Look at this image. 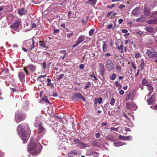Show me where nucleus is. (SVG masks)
<instances>
[{
  "label": "nucleus",
  "mask_w": 157,
  "mask_h": 157,
  "mask_svg": "<svg viewBox=\"0 0 157 157\" xmlns=\"http://www.w3.org/2000/svg\"><path fill=\"white\" fill-rule=\"evenodd\" d=\"M17 129V132L21 139L25 143L27 142L31 134V129L28 124H20Z\"/></svg>",
  "instance_id": "f257e3e1"
},
{
  "label": "nucleus",
  "mask_w": 157,
  "mask_h": 157,
  "mask_svg": "<svg viewBox=\"0 0 157 157\" xmlns=\"http://www.w3.org/2000/svg\"><path fill=\"white\" fill-rule=\"evenodd\" d=\"M34 139L33 137L31 138L30 144L28 147V151L31 152L34 150H35L36 149H37L36 150L32 152V154L33 155H36L40 152L41 150L40 147H38L37 144L34 142Z\"/></svg>",
  "instance_id": "f03ea898"
},
{
  "label": "nucleus",
  "mask_w": 157,
  "mask_h": 157,
  "mask_svg": "<svg viewBox=\"0 0 157 157\" xmlns=\"http://www.w3.org/2000/svg\"><path fill=\"white\" fill-rule=\"evenodd\" d=\"M16 121L17 123L22 121L26 118V117L21 111H17L15 113Z\"/></svg>",
  "instance_id": "7ed1b4c3"
},
{
  "label": "nucleus",
  "mask_w": 157,
  "mask_h": 157,
  "mask_svg": "<svg viewBox=\"0 0 157 157\" xmlns=\"http://www.w3.org/2000/svg\"><path fill=\"white\" fill-rule=\"evenodd\" d=\"M21 24V20L17 19L10 26V28L13 29L14 30L17 31L18 30L19 26Z\"/></svg>",
  "instance_id": "20e7f679"
},
{
  "label": "nucleus",
  "mask_w": 157,
  "mask_h": 157,
  "mask_svg": "<svg viewBox=\"0 0 157 157\" xmlns=\"http://www.w3.org/2000/svg\"><path fill=\"white\" fill-rule=\"evenodd\" d=\"M28 69L30 70L31 71H34L36 69V66L35 65L32 64H29L26 66L23 69V71L29 75V72L28 71Z\"/></svg>",
  "instance_id": "39448f33"
},
{
  "label": "nucleus",
  "mask_w": 157,
  "mask_h": 157,
  "mask_svg": "<svg viewBox=\"0 0 157 157\" xmlns=\"http://www.w3.org/2000/svg\"><path fill=\"white\" fill-rule=\"evenodd\" d=\"M146 55L149 58H157V53L153 49H147L146 53Z\"/></svg>",
  "instance_id": "423d86ee"
},
{
  "label": "nucleus",
  "mask_w": 157,
  "mask_h": 157,
  "mask_svg": "<svg viewBox=\"0 0 157 157\" xmlns=\"http://www.w3.org/2000/svg\"><path fill=\"white\" fill-rule=\"evenodd\" d=\"M73 142L75 144L77 145V147L81 148H85L87 147V145L86 144L81 141L78 139H75L73 140Z\"/></svg>",
  "instance_id": "0eeeda50"
},
{
  "label": "nucleus",
  "mask_w": 157,
  "mask_h": 157,
  "mask_svg": "<svg viewBox=\"0 0 157 157\" xmlns=\"http://www.w3.org/2000/svg\"><path fill=\"white\" fill-rule=\"evenodd\" d=\"M25 44H26V46L28 47V48L30 51V52H31V50L35 47L34 45L35 42L33 39L30 40L26 41Z\"/></svg>",
  "instance_id": "6e6552de"
},
{
  "label": "nucleus",
  "mask_w": 157,
  "mask_h": 157,
  "mask_svg": "<svg viewBox=\"0 0 157 157\" xmlns=\"http://www.w3.org/2000/svg\"><path fill=\"white\" fill-rule=\"evenodd\" d=\"M127 107L128 109L131 110H135L137 108L136 105L133 102H128L126 103Z\"/></svg>",
  "instance_id": "1a4fd4ad"
},
{
  "label": "nucleus",
  "mask_w": 157,
  "mask_h": 157,
  "mask_svg": "<svg viewBox=\"0 0 157 157\" xmlns=\"http://www.w3.org/2000/svg\"><path fill=\"white\" fill-rule=\"evenodd\" d=\"M106 66L109 70H113L114 68L113 63L109 59L107 60L106 62Z\"/></svg>",
  "instance_id": "9d476101"
},
{
  "label": "nucleus",
  "mask_w": 157,
  "mask_h": 157,
  "mask_svg": "<svg viewBox=\"0 0 157 157\" xmlns=\"http://www.w3.org/2000/svg\"><path fill=\"white\" fill-rule=\"evenodd\" d=\"M72 98L73 99L75 100L77 99H81L83 101H86V99L80 93H78L75 94L74 95V96L72 97Z\"/></svg>",
  "instance_id": "9b49d317"
},
{
  "label": "nucleus",
  "mask_w": 157,
  "mask_h": 157,
  "mask_svg": "<svg viewBox=\"0 0 157 157\" xmlns=\"http://www.w3.org/2000/svg\"><path fill=\"white\" fill-rule=\"evenodd\" d=\"M100 67L99 72L100 74L102 76H103L105 73V69L103 63H100L98 64Z\"/></svg>",
  "instance_id": "f8f14e48"
},
{
  "label": "nucleus",
  "mask_w": 157,
  "mask_h": 157,
  "mask_svg": "<svg viewBox=\"0 0 157 157\" xmlns=\"http://www.w3.org/2000/svg\"><path fill=\"white\" fill-rule=\"evenodd\" d=\"M155 94H153L150 98L147 101V103L149 105H151V104L154 103L155 100Z\"/></svg>",
  "instance_id": "ddd939ff"
},
{
  "label": "nucleus",
  "mask_w": 157,
  "mask_h": 157,
  "mask_svg": "<svg viewBox=\"0 0 157 157\" xmlns=\"http://www.w3.org/2000/svg\"><path fill=\"white\" fill-rule=\"evenodd\" d=\"M85 39V37L84 35H82L80 36L75 41V43H77L79 44L83 42Z\"/></svg>",
  "instance_id": "4468645a"
},
{
  "label": "nucleus",
  "mask_w": 157,
  "mask_h": 157,
  "mask_svg": "<svg viewBox=\"0 0 157 157\" xmlns=\"http://www.w3.org/2000/svg\"><path fill=\"white\" fill-rule=\"evenodd\" d=\"M27 12V10H26L23 8L18 9L17 11L18 14L20 16H22L25 14Z\"/></svg>",
  "instance_id": "2eb2a0df"
},
{
  "label": "nucleus",
  "mask_w": 157,
  "mask_h": 157,
  "mask_svg": "<svg viewBox=\"0 0 157 157\" xmlns=\"http://www.w3.org/2000/svg\"><path fill=\"white\" fill-rule=\"evenodd\" d=\"M105 139L107 140L114 141L115 140V137L113 135H110L107 136L105 137Z\"/></svg>",
  "instance_id": "dca6fc26"
},
{
  "label": "nucleus",
  "mask_w": 157,
  "mask_h": 157,
  "mask_svg": "<svg viewBox=\"0 0 157 157\" xmlns=\"http://www.w3.org/2000/svg\"><path fill=\"white\" fill-rule=\"evenodd\" d=\"M147 23L149 24H157V20L156 19L154 18L152 19H150L147 20Z\"/></svg>",
  "instance_id": "f3484780"
},
{
  "label": "nucleus",
  "mask_w": 157,
  "mask_h": 157,
  "mask_svg": "<svg viewBox=\"0 0 157 157\" xmlns=\"http://www.w3.org/2000/svg\"><path fill=\"white\" fill-rule=\"evenodd\" d=\"M38 133L42 132L44 130V128L42 126L41 123H40L38 126Z\"/></svg>",
  "instance_id": "a211bd4d"
},
{
  "label": "nucleus",
  "mask_w": 157,
  "mask_h": 157,
  "mask_svg": "<svg viewBox=\"0 0 157 157\" xmlns=\"http://www.w3.org/2000/svg\"><path fill=\"white\" fill-rule=\"evenodd\" d=\"M102 98H95L94 99V105H96L97 103L99 104H100L102 103Z\"/></svg>",
  "instance_id": "6ab92c4d"
},
{
  "label": "nucleus",
  "mask_w": 157,
  "mask_h": 157,
  "mask_svg": "<svg viewBox=\"0 0 157 157\" xmlns=\"http://www.w3.org/2000/svg\"><path fill=\"white\" fill-rule=\"evenodd\" d=\"M18 76L20 81H21L25 77V75L22 72H19Z\"/></svg>",
  "instance_id": "aec40b11"
},
{
  "label": "nucleus",
  "mask_w": 157,
  "mask_h": 157,
  "mask_svg": "<svg viewBox=\"0 0 157 157\" xmlns=\"http://www.w3.org/2000/svg\"><path fill=\"white\" fill-rule=\"evenodd\" d=\"M139 9L138 7H136L132 11V15H136L138 13Z\"/></svg>",
  "instance_id": "412c9836"
},
{
  "label": "nucleus",
  "mask_w": 157,
  "mask_h": 157,
  "mask_svg": "<svg viewBox=\"0 0 157 157\" xmlns=\"http://www.w3.org/2000/svg\"><path fill=\"white\" fill-rule=\"evenodd\" d=\"M90 154L91 155H93L94 157H98L99 155V153L98 152L95 151H91L90 153Z\"/></svg>",
  "instance_id": "4be33fe9"
},
{
  "label": "nucleus",
  "mask_w": 157,
  "mask_h": 157,
  "mask_svg": "<svg viewBox=\"0 0 157 157\" xmlns=\"http://www.w3.org/2000/svg\"><path fill=\"white\" fill-rule=\"evenodd\" d=\"M144 29L149 33H152L153 31V28L151 27H146L144 28Z\"/></svg>",
  "instance_id": "5701e85b"
},
{
  "label": "nucleus",
  "mask_w": 157,
  "mask_h": 157,
  "mask_svg": "<svg viewBox=\"0 0 157 157\" xmlns=\"http://www.w3.org/2000/svg\"><path fill=\"white\" fill-rule=\"evenodd\" d=\"M117 48L120 51V52L123 53L124 51V46L123 44H121L120 46H117Z\"/></svg>",
  "instance_id": "b1692460"
},
{
  "label": "nucleus",
  "mask_w": 157,
  "mask_h": 157,
  "mask_svg": "<svg viewBox=\"0 0 157 157\" xmlns=\"http://www.w3.org/2000/svg\"><path fill=\"white\" fill-rule=\"evenodd\" d=\"M96 1L95 0H89L86 3H89L92 5H95Z\"/></svg>",
  "instance_id": "393cba45"
},
{
  "label": "nucleus",
  "mask_w": 157,
  "mask_h": 157,
  "mask_svg": "<svg viewBox=\"0 0 157 157\" xmlns=\"http://www.w3.org/2000/svg\"><path fill=\"white\" fill-rule=\"evenodd\" d=\"M73 154L74 155H76L78 154L77 151H72L68 153V155L69 157H72L73 156L71 155Z\"/></svg>",
  "instance_id": "a878e982"
},
{
  "label": "nucleus",
  "mask_w": 157,
  "mask_h": 157,
  "mask_svg": "<svg viewBox=\"0 0 157 157\" xmlns=\"http://www.w3.org/2000/svg\"><path fill=\"white\" fill-rule=\"evenodd\" d=\"M40 46H41L42 47L45 48L46 47V44L45 42L43 41H40L39 42Z\"/></svg>",
  "instance_id": "bb28decb"
},
{
  "label": "nucleus",
  "mask_w": 157,
  "mask_h": 157,
  "mask_svg": "<svg viewBox=\"0 0 157 157\" xmlns=\"http://www.w3.org/2000/svg\"><path fill=\"white\" fill-rule=\"evenodd\" d=\"M107 47L106 44L104 42L103 46L102 47V49L104 52H107Z\"/></svg>",
  "instance_id": "cd10ccee"
},
{
  "label": "nucleus",
  "mask_w": 157,
  "mask_h": 157,
  "mask_svg": "<svg viewBox=\"0 0 157 157\" xmlns=\"http://www.w3.org/2000/svg\"><path fill=\"white\" fill-rule=\"evenodd\" d=\"M42 100L44 101L47 104L50 103V101L47 99V96H44L42 98Z\"/></svg>",
  "instance_id": "c85d7f7f"
},
{
  "label": "nucleus",
  "mask_w": 157,
  "mask_h": 157,
  "mask_svg": "<svg viewBox=\"0 0 157 157\" xmlns=\"http://www.w3.org/2000/svg\"><path fill=\"white\" fill-rule=\"evenodd\" d=\"M144 13L145 15L147 16H149L150 15V11L149 10H144Z\"/></svg>",
  "instance_id": "c756f323"
},
{
  "label": "nucleus",
  "mask_w": 157,
  "mask_h": 157,
  "mask_svg": "<svg viewBox=\"0 0 157 157\" xmlns=\"http://www.w3.org/2000/svg\"><path fill=\"white\" fill-rule=\"evenodd\" d=\"M116 100L113 98H112L110 100V104L112 105H113L115 103Z\"/></svg>",
  "instance_id": "7c9ffc66"
},
{
  "label": "nucleus",
  "mask_w": 157,
  "mask_h": 157,
  "mask_svg": "<svg viewBox=\"0 0 157 157\" xmlns=\"http://www.w3.org/2000/svg\"><path fill=\"white\" fill-rule=\"evenodd\" d=\"M116 75L115 73H113L110 76V79L112 80H114L116 78Z\"/></svg>",
  "instance_id": "2f4dec72"
},
{
  "label": "nucleus",
  "mask_w": 157,
  "mask_h": 157,
  "mask_svg": "<svg viewBox=\"0 0 157 157\" xmlns=\"http://www.w3.org/2000/svg\"><path fill=\"white\" fill-rule=\"evenodd\" d=\"M147 86L150 91H153V87L150 84H148L147 85Z\"/></svg>",
  "instance_id": "473e14b6"
},
{
  "label": "nucleus",
  "mask_w": 157,
  "mask_h": 157,
  "mask_svg": "<svg viewBox=\"0 0 157 157\" xmlns=\"http://www.w3.org/2000/svg\"><path fill=\"white\" fill-rule=\"evenodd\" d=\"M131 93L130 92L127 95L126 98H125V101H127L129 100L130 98Z\"/></svg>",
  "instance_id": "72a5a7b5"
},
{
  "label": "nucleus",
  "mask_w": 157,
  "mask_h": 157,
  "mask_svg": "<svg viewBox=\"0 0 157 157\" xmlns=\"http://www.w3.org/2000/svg\"><path fill=\"white\" fill-rule=\"evenodd\" d=\"M94 30L93 29H91L89 31V35L90 36H92L94 34Z\"/></svg>",
  "instance_id": "f704fd0d"
},
{
  "label": "nucleus",
  "mask_w": 157,
  "mask_h": 157,
  "mask_svg": "<svg viewBox=\"0 0 157 157\" xmlns=\"http://www.w3.org/2000/svg\"><path fill=\"white\" fill-rule=\"evenodd\" d=\"M91 85V83L89 82H88L87 84L85 86L84 89H86L89 88Z\"/></svg>",
  "instance_id": "c9c22d12"
},
{
  "label": "nucleus",
  "mask_w": 157,
  "mask_h": 157,
  "mask_svg": "<svg viewBox=\"0 0 157 157\" xmlns=\"http://www.w3.org/2000/svg\"><path fill=\"white\" fill-rule=\"evenodd\" d=\"M73 34L74 33L73 32H71L70 33H68L67 34V38L69 39Z\"/></svg>",
  "instance_id": "e433bc0d"
},
{
  "label": "nucleus",
  "mask_w": 157,
  "mask_h": 157,
  "mask_svg": "<svg viewBox=\"0 0 157 157\" xmlns=\"http://www.w3.org/2000/svg\"><path fill=\"white\" fill-rule=\"evenodd\" d=\"M115 84L116 86L120 87V89L121 87V85L119 84V83L117 81H116L115 82Z\"/></svg>",
  "instance_id": "4c0bfd02"
},
{
  "label": "nucleus",
  "mask_w": 157,
  "mask_h": 157,
  "mask_svg": "<svg viewBox=\"0 0 157 157\" xmlns=\"http://www.w3.org/2000/svg\"><path fill=\"white\" fill-rule=\"evenodd\" d=\"M131 66L134 69L136 70V66H135V64H134V63L133 62H132L131 63Z\"/></svg>",
  "instance_id": "58836bf2"
},
{
  "label": "nucleus",
  "mask_w": 157,
  "mask_h": 157,
  "mask_svg": "<svg viewBox=\"0 0 157 157\" xmlns=\"http://www.w3.org/2000/svg\"><path fill=\"white\" fill-rule=\"evenodd\" d=\"M118 138L121 140H124L125 139V136H122L121 135H119L118 136Z\"/></svg>",
  "instance_id": "ea45409f"
},
{
  "label": "nucleus",
  "mask_w": 157,
  "mask_h": 157,
  "mask_svg": "<svg viewBox=\"0 0 157 157\" xmlns=\"http://www.w3.org/2000/svg\"><path fill=\"white\" fill-rule=\"evenodd\" d=\"M85 67V66L83 64H81L79 66V68L81 69L82 70Z\"/></svg>",
  "instance_id": "a19ab883"
},
{
  "label": "nucleus",
  "mask_w": 157,
  "mask_h": 157,
  "mask_svg": "<svg viewBox=\"0 0 157 157\" xmlns=\"http://www.w3.org/2000/svg\"><path fill=\"white\" fill-rule=\"evenodd\" d=\"M115 6L114 4L108 6H107V8L108 9H112L113 7Z\"/></svg>",
  "instance_id": "79ce46f5"
},
{
  "label": "nucleus",
  "mask_w": 157,
  "mask_h": 157,
  "mask_svg": "<svg viewBox=\"0 0 157 157\" xmlns=\"http://www.w3.org/2000/svg\"><path fill=\"white\" fill-rule=\"evenodd\" d=\"M113 27V25L112 24H110L108 25L107 26V28L109 29H110L112 28Z\"/></svg>",
  "instance_id": "37998d69"
},
{
  "label": "nucleus",
  "mask_w": 157,
  "mask_h": 157,
  "mask_svg": "<svg viewBox=\"0 0 157 157\" xmlns=\"http://www.w3.org/2000/svg\"><path fill=\"white\" fill-rule=\"evenodd\" d=\"M124 91L122 90H120L119 92V93L121 95H123L124 94Z\"/></svg>",
  "instance_id": "c03bdc74"
},
{
  "label": "nucleus",
  "mask_w": 157,
  "mask_h": 157,
  "mask_svg": "<svg viewBox=\"0 0 157 157\" xmlns=\"http://www.w3.org/2000/svg\"><path fill=\"white\" fill-rule=\"evenodd\" d=\"M100 134L99 132H97L95 134V136L97 138H99L100 136Z\"/></svg>",
  "instance_id": "a18cd8bd"
},
{
  "label": "nucleus",
  "mask_w": 157,
  "mask_h": 157,
  "mask_svg": "<svg viewBox=\"0 0 157 157\" xmlns=\"http://www.w3.org/2000/svg\"><path fill=\"white\" fill-rule=\"evenodd\" d=\"M59 53H61L63 55H66L67 54V53H66V51L64 50L60 51L59 52Z\"/></svg>",
  "instance_id": "49530a36"
},
{
  "label": "nucleus",
  "mask_w": 157,
  "mask_h": 157,
  "mask_svg": "<svg viewBox=\"0 0 157 157\" xmlns=\"http://www.w3.org/2000/svg\"><path fill=\"white\" fill-rule=\"evenodd\" d=\"M64 74H60L59 75L58 78H59L60 80L62 79L64 77Z\"/></svg>",
  "instance_id": "de8ad7c7"
},
{
  "label": "nucleus",
  "mask_w": 157,
  "mask_h": 157,
  "mask_svg": "<svg viewBox=\"0 0 157 157\" xmlns=\"http://www.w3.org/2000/svg\"><path fill=\"white\" fill-rule=\"evenodd\" d=\"M147 83V81L144 78L142 81V83L143 84H145Z\"/></svg>",
  "instance_id": "09e8293b"
},
{
  "label": "nucleus",
  "mask_w": 157,
  "mask_h": 157,
  "mask_svg": "<svg viewBox=\"0 0 157 157\" xmlns=\"http://www.w3.org/2000/svg\"><path fill=\"white\" fill-rule=\"evenodd\" d=\"M110 128L111 130H113L114 131H117L118 130V129L117 128H114L113 127H111V128Z\"/></svg>",
  "instance_id": "8fccbe9b"
},
{
  "label": "nucleus",
  "mask_w": 157,
  "mask_h": 157,
  "mask_svg": "<svg viewBox=\"0 0 157 157\" xmlns=\"http://www.w3.org/2000/svg\"><path fill=\"white\" fill-rule=\"evenodd\" d=\"M116 69L119 71H120L121 70V67L117 65L116 66Z\"/></svg>",
  "instance_id": "3c124183"
},
{
  "label": "nucleus",
  "mask_w": 157,
  "mask_h": 157,
  "mask_svg": "<svg viewBox=\"0 0 157 157\" xmlns=\"http://www.w3.org/2000/svg\"><path fill=\"white\" fill-rule=\"evenodd\" d=\"M125 7V5H123V4L121 5L120 6H119V8L120 9H122V8H124Z\"/></svg>",
  "instance_id": "603ef678"
},
{
  "label": "nucleus",
  "mask_w": 157,
  "mask_h": 157,
  "mask_svg": "<svg viewBox=\"0 0 157 157\" xmlns=\"http://www.w3.org/2000/svg\"><path fill=\"white\" fill-rule=\"evenodd\" d=\"M36 25L35 23H32L31 25L32 27L33 28H35L36 27Z\"/></svg>",
  "instance_id": "864d4df0"
},
{
  "label": "nucleus",
  "mask_w": 157,
  "mask_h": 157,
  "mask_svg": "<svg viewBox=\"0 0 157 157\" xmlns=\"http://www.w3.org/2000/svg\"><path fill=\"white\" fill-rule=\"evenodd\" d=\"M104 56L105 57H108V56H110L111 54L109 53H107L104 55Z\"/></svg>",
  "instance_id": "5fc2aeb1"
},
{
  "label": "nucleus",
  "mask_w": 157,
  "mask_h": 157,
  "mask_svg": "<svg viewBox=\"0 0 157 157\" xmlns=\"http://www.w3.org/2000/svg\"><path fill=\"white\" fill-rule=\"evenodd\" d=\"M123 21V20L121 18L119 19L118 21V22L120 24H121Z\"/></svg>",
  "instance_id": "6e6d98bb"
},
{
  "label": "nucleus",
  "mask_w": 157,
  "mask_h": 157,
  "mask_svg": "<svg viewBox=\"0 0 157 157\" xmlns=\"http://www.w3.org/2000/svg\"><path fill=\"white\" fill-rule=\"evenodd\" d=\"M46 75H41L39 76L38 77V79L41 78H44L45 77H46Z\"/></svg>",
  "instance_id": "4d7b16f0"
},
{
  "label": "nucleus",
  "mask_w": 157,
  "mask_h": 157,
  "mask_svg": "<svg viewBox=\"0 0 157 157\" xmlns=\"http://www.w3.org/2000/svg\"><path fill=\"white\" fill-rule=\"evenodd\" d=\"M140 56V54H139L136 53L135 54V57L136 58H138Z\"/></svg>",
  "instance_id": "13d9d810"
},
{
  "label": "nucleus",
  "mask_w": 157,
  "mask_h": 157,
  "mask_svg": "<svg viewBox=\"0 0 157 157\" xmlns=\"http://www.w3.org/2000/svg\"><path fill=\"white\" fill-rule=\"evenodd\" d=\"M136 33L139 34L140 35L143 34V33L141 31H137L136 32Z\"/></svg>",
  "instance_id": "bf43d9fd"
},
{
  "label": "nucleus",
  "mask_w": 157,
  "mask_h": 157,
  "mask_svg": "<svg viewBox=\"0 0 157 157\" xmlns=\"http://www.w3.org/2000/svg\"><path fill=\"white\" fill-rule=\"evenodd\" d=\"M59 29H54V33H58L59 32Z\"/></svg>",
  "instance_id": "052dcab7"
},
{
  "label": "nucleus",
  "mask_w": 157,
  "mask_h": 157,
  "mask_svg": "<svg viewBox=\"0 0 157 157\" xmlns=\"http://www.w3.org/2000/svg\"><path fill=\"white\" fill-rule=\"evenodd\" d=\"M122 32L124 33H126L128 32V31L127 29H123L122 30Z\"/></svg>",
  "instance_id": "680f3d73"
},
{
  "label": "nucleus",
  "mask_w": 157,
  "mask_h": 157,
  "mask_svg": "<svg viewBox=\"0 0 157 157\" xmlns=\"http://www.w3.org/2000/svg\"><path fill=\"white\" fill-rule=\"evenodd\" d=\"M47 85L48 86H51V88H52L53 86L52 84L51 83V82L48 83L47 84Z\"/></svg>",
  "instance_id": "e2e57ef3"
},
{
  "label": "nucleus",
  "mask_w": 157,
  "mask_h": 157,
  "mask_svg": "<svg viewBox=\"0 0 157 157\" xmlns=\"http://www.w3.org/2000/svg\"><path fill=\"white\" fill-rule=\"evenodd\" d=\"M53 96L55 97H56L58 96L57 93V92H54L53 94Z\"/></svg>",
  "instance_id": "0e129e2a"
},
{
  "label": "nucleus",
  "mask_w": 157,
  "mask_h": 157,
  "mask_svg": "<svg viewBox=\"0 0 157 157\" xmlns=\"http://www.w3.org/2000/svg\"><path fill=\"white\" fill-rule=\"evenodd\" d=\"M112 13V12H110L107 13V14H106L105 15H106V17H109V16L111 14V13Z\"/></svg>",
  "instance_id": "69168bd1"
},
{
  "label": "nucleus",
  "mask_w": 157,
  "mask_h": 157,
  "mask_svg": "<svg viewBox=\"0 0 157 157\" xmlns=\"http://www.w3.org/2000/svg\"><path fill=\"white\" fill-rule=\"evenodd\" d=\"M93 144L94 146H97V142L96 141H94L93 142Z\"/></svg>",
  "instance_id": "338daca9"
},
{
  "label": "nucleus",
  "mask_w": 157,
  "mask_h": 157,
  "mask_svg": "<svg viewBox=\"0 0 157 157\" xmlns=\"http://www.w3.org/2000/svg\"><path fill=\"white\" fill-rule=\"evenodd\" d=\"M144 62H143V63H141L140 64V67L142 68H144Z\"/></svg>",
  "instance_id": "774afa93"
}]
</instances>
